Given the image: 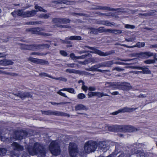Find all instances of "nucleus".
Returning <instances> with one entry per match:
<instances>
[{
    "label": "nucleus",
    "mask_w": 157,
    "mask_h": 157,
    "mask_svg": "<svg viewBox=\"0 0 157 157\" xmlns=\"http://www.w3.org/2000/svg\"><path fill=\"white\" fill-rule=\"evenodd\" d=\"M56 4H65L67 5H70V2L67 0H57L53 2Z\"/></svg>",
    "instance_id": "nucleus-26"
},
{
    "label": "nucleus",
    "mask_w": 157,
    "mask_h": 157,
    "mask_svg": "<svg viewBox=\"0 0 157 157\" xmlns=\"http://www.w3.org/2000/svg\"><path fill=\"white\" fill-rule=\"evenodd\" d=\"M98 23L107 26L112 27V26H115V24L114 23H111L108 21L101 20L99 21Z\"/></svg>",
    "instance_id": "nucleus-17"
},
{
    "label": "nucleus",
    "mask_w": 157,
    "mask_h": 157,
    "mask_svg": "<svg viewBox=\"0 0 157 157\" xmlns=\"http://www.w3.org/2000/svg\"><path fill=\"white\" fill-rule=\"evenodd\" d=\"M135 153L137 155V156H139L140 157H145L146 154L143 151L136 150L135 151Z\"/></svg>",
    "instance_id": "nucleus-27"
},
{
    "label": "nucleus",
    "mask_w": 157,
    "mask_h": 157,
    "mask_svg": "<svg viewBox=\"0 0 157 157\" xmlns=\"http://www.w3.org/2000/svg\"><path fill=\"white\" fill-rule=\"evenodd\" d=\"M14 95L17 96L19 97L22 99L26 98H31L32 97V95L30 93L26 92H20L17 94H15Z\"/></svg>",
    "instance_id": "nucleus-14"
},
{
    "label": "nucleus",
    "mask_w": 157,
    "mask_h": 157,
    "mask_svg": "<svg viewBox=\"0 0 157 157\" xmlns=\"http://www.w3.org/2000/svg\"><path fill=\"white\" fill-rule=\"evenodd\" d=\"M97 71L103 73H105L106 72H110V71L109 70H102L101 69H98Z\"/></svg>",
    "instance_id": "nucleus-57"
},
{
    "label": "nucleus",
    "mask_w": 157,
    "mask_h": 157,
    "mask_svg": "<svg viewBox=\"0 0 157 157\" xmlns=\"http://www.w3.org/2000/svg\"><path fill=\"white\" fill-rule=\"evenodd\" d=\"M70 20L66 18H61V21L60 23L66 24L70 22Z\"/></svg>",
    "instance_id": "nucleus-38"
},
{
    "label": "nucleus",
    "mask_w": 157,
    "mask_h": 157,
    "mask_svg": "<svg viewBox=\"0 0 157 157\" xmlns=\"http://www.w3.org/2000/svg\"><path fill=\"white\" fill-rule=\"evenodd\" d=\"M75 110H84L87 109L86 107L84 105L80 104H78L75 107Z\"/></svg>",
    "instance_id": "nucleus-25"
},
{
    "label": "nucleus",
    "mask_w": 157,
    "mask_h": 157,
    "mask_svg": "<svg viewBox=\"0 0 157 157\" xmlns=\"http://www.w3.org/2000/svg\"><path fill=\"white\" fill-rule=\"evenodd\" d=\"M98 147V144L95 141L90 140L84 145V150L88 153L95 151Z\"/></svg>",
    "instance_id": "nucleus-2"
},
{
    "label": "nucleus",
    "mask_w": 157,
    "mask_h": 157,
    "mask_svg": "<svg viewBox=\"0 0 157 157\" xmlns=\"http://www.w3.org/2000/svg\"><path fill=\"white\" fill-rule=\"evenodd\" d=\"M62 90H60L59 91H58L57 93L59 94L61 96H62L63 97H64L65 98H67V96L66 95V94L64 93H63L62 92H61Z\"/></svg>",
    "instance_id": "nucleus-55"
},
{
    "label": "nucleus",
    "mask_w": 157,
    "mask_h": 157,
    "mask_svg": "<svg viewBox=\"0 0 157 157\" xmlns=\"http://www.w3.org/2000/svg\"><path fill=\"white\" fill-rule=\"evenodd\" d=\"M105 67H111L112 65L114 63L113 60L109 61L104 62Z\"/></svg>",
    "instance_id": "nucleus-31"
},
{
    "label": "nucleus",
    "mask_w": 157,
    "mask_h": 157,
    "mask_svg": "<svg viewBox=\"0 0 157 157\" xmlns=\"http://www.w3.org/2000/svg\"><path fill=\"white\" fill-rule=\"evenodd\" d=\"M65 71L67 73H69V74L73 73L81 74L82 73V71H81L78 70L70 68H68L66 69Z\"/></svg>",
    "instance_id": "nucleus-20"
},
{
    "label": "nucleus",
    "mask_w": 157,
    "mask_h": 157,
    "mask_svg": "<svg viewBox=\"0 0 157 157\" xmlns=\"http://www.w3.org/2000/svg\"><path fill=\"white\" fill-rule=\"evenodd\" d=\"M34 8L36 10H38L40 11H42L45 13L47 12V11L46 10H44L42 7L38 6L37 5L35 6Z\"/></svg>",
    "instance_id": "nucleus-33"
},
{
    "label": "nucleus",
    "mask_w": 157,
    "mask_h": 157,
    "mask_svg": "<svg viewBox=\"0 0 157 157\" xmlns=\"http://www.w3.org/2000/svg\"><path fill=\"white\" fill-rule=\"evenodd\" d=\"M53 79L56 80H59L64 82H66L67 81V79L66 78L62 77L59 78L53 77Z\"/></svg>",
    "instance_id": "nucleus-36"
},
{
    "label": "nucleus",
    "mask_w": 157,
    "mask_h": 157,
    "mask_svg": "<svg viewBox=\"0 0 157 157\" xmlns=\"http://www.w3.org/2000/svg\"><path fill=\"white\" fill-rule=\"evenodd\" d=\"M88 55H82L79 56H77L76 59H84L85 58V57L87 56Z\"/></svg>",
    "instance_id": "nucleus-58"
},
{
    "label": "nucleus",
    "mask_w": 157,
    "mask_h": 157,
    "mask_svg": "<svg viewBox=\"0 0 157 157\" xmlns=\"http://www.w3.org/2000/svg\"><path fill=\"white\" fill-rule=\"evenodd\" d=\"M2 66H7L8 65H12L13 62L10 59H2Z\"/></svg>",
    "instance_id": "nucleus-22"
},
{
    "label": "nucleus",
    "mask_w": 157,
    "mask_h": 157,
    "mask_svg": "<svg viewBox=\"0 0 157 157\" xmlns=\"http://www.w3.org/2000/svg\"><path fill=\"white\" fill-rule=\"evenodd\" d=\"M136 39V38L135 37H131L128 38H125V40L128 42L134 41Z\"/></svg>",
    "instance_id": "nucleus-49"
},
{
    "label": "nucleus",
    "mask_w": 157,
    "mask_h": 157,
    "mask_svg": "<svg viewBox=\"0 0 157 157\" xmlns=\"http://www.w3.org/2000/svg\"><path fill=\"white\" fill-rule=\"evenodd\" d=\"M118 82H106L105 84V87L107 88H114L118 86Z\"/></svg>",
    "instance_id": "nucleus-19"
},
{
    "label": "nucleus",
    "mask_w": 157,
    "mask_h": 157,
    "mask_svg": "<svg viewBox=\"0 0 157 157\" xmlns=\"http://www.w3.org/2000/svg\"><path fill=\"white\" fill-rule=\"evenodd\" d=\"M134 68L141 70V71L140 72V73L143 74H150L151 73V71L149 70L148 68L144 66L142 67H135Z\"/></svg>",
    "instance_id": "nucleus-13"
},
{
    "label": "nucleus",
    "mask_w": 157,
    "mask_h": 157,
    "mask_svg": "<svg viewBox=\"0 0 157 157\" xmlns=\"http://www.w3.org/2000/svg\"><path fill=\"white\" fill-rule=\"evenodd\" d=\"M89 29L90 30V33L91 34H98V29H95L94 28H90Z\"/></svg>",
    "instance_id": "nucleus-35"
},
{
    "label": "nucleus",
    "mask_w": 157,
    "mask_h": 157,
    "mask_svg": "<svg viewBox=\"0 0 157 157\" xmlns=\"http://www.w3.org/2000/svg\"><path fill=\"white\" fill-rule=\"evenodd\" d=\"M144 62L147 64L155 63V62L154 59H147L144 61Z\"/></svg>",
    "instance_id": "nucleus-39"
},
{
    "label": "nucleus",
    "mask_w": 157,
    "mask_h": 157,
    "mask_svg": "<svg viewBox=\"0 0 157 157\" xmlns=\"http://www.w3.org/2000/svg\"><path fill=\"white\" fill-rule=\"evenodd\" d=\"M124 70V69L120 67H114L113 68L112 71H123Z\"/></svg>",
    "instance_id": "nucleus-46"
},
{
    "label": "nucleus",
    "mask_w": 157,
    "mask_h": 157,
    "mask_svg": "<svg viewBox=\"0 0 157 157\" xmlns=\"http://www.w3.org/2000/svg\"><path fill=\"white\" fill-rule=\"evenodd\" d=\"M125 27L127 29H133L135 28V26L133 25L127 24L125 25Z\"/></svg>",
    "instance_id": "nucleus-52"
},
{
    "label": "nucleus",
    "mask_w": 157,
    "mask_h": 157,
    "mask_svg": "<svg viewBox=\"0 0 157 157\" xmlns=\"http://www.w3.org/2000/svg\"><path fill=\"white\" fill-rule=\"evenodd\" d=\"M119 128L121 130L120 131L121 132H132L136 130V128L131 126L129 125H121L119 126Z\"/></svg>",
    "instance_id": "nucleus-10"
},
{
    "label": "nucleus",
    "mask_w": 157,
    "mask_h": 157,
    "mask_svg": "<svg viewBox=\"0 0 157 157\" xmlns=\"http://www.w3.org/2000/svg\"><path fill=\"white\" fill-rule=\"evenodd\" d=\"M47 53L45 54L43 53H40L39 52H33L30 54V55H36L39 56H45L47 54Z\"/></svg>",
    "instance_id": "nucleus-40"
},
{
    "label": "nucleus",
    "mask_w": 157,
    "mask_h": 157,
    "mask_svg": "<svg viewBox=\"0 0 157 157\" xmlns=\"http://www.w3.org/2000/svg\"><path fill=\"white\" fill-rule=\"evenodd\" d=\"M40 75L42 76L48 77L52 79H53V77H52V76L48 75L47 73H41L40 74Z\"/></svg>",
    "instance_id": "nucleus-48"
},
{
    "label": "nucleus",
    "mask_w": 157,
    "mask_h": 157,
    "mask_svg": "<svg viewBox=\"0 0 157 157\" xmlns=\"http://www.w3.org/2000/svg\"><path fill=\"white\" fill-rule=\"evenodd\" d=\"M111 155H113V157H115L113 154H111ZM117 157H129V155L124 153H122Z\"/></svg>",
    "instance_id": "nucleus-50"
},
{
    "label": "nucleus",
    "mask_w": 157,
    "mask_h": 157,
    "mask_svg": "<svg viewBox=\"0 0 157 157\" xmlns=\"http://www.w3.org/2000/svg\"><path fill=\"white\" fill-rule=\"evenodd\" d=\"M77 98L80 99H82L85 98V95L83 93H80L78 94L77 96Z\"/></svg>",
    "instance_id": "nucleus-45"
},
{
    "label": "nucleus",
    "mask_w": 157,
    "mask_h": 157,
    "mask_svg": "<svg viewBox=\"0 0 157 157\" xmlns=\"http://www.w3.org/2000/svg\"><path fill=\"white\" fill-rule=\"evenodd\" d=\"M2 74L6 75H11V74L9 72H7L5 71L0 70V74Z\"/></svg>",
    "instance_id": "nucleus-61"
},
{
    "label": "nucleus",
    "mask_w": 157,
    "mask_h": 157,
    "mask_svg": "<svg viewBox=\"0 0 157 157\" xmlns=\"http://www.w3.org/2000/svg\"><path fill=\"white\" fill-rule=\"evenodd\" d=\"M98 68L99 67L97 64L94 66H93L91 67L86 70L88 71H97L98 70Z\"/></svg>",
    "instance_id": "nucleus-29"
},
{
    "label": "nucleus",
    "mask_w": 157,
    "mask_h": 157,
    "mask_svg": "<svg viewBox=\"0 0 157 157\" xmlns=\"http://www.w3.org/2000/svg\"><path fill=\"white\" fill-rule=\"evenodd\" d=\"M61 90L67 91L70 93L74 94L76 93L75 90L73 88H64L61 89Z\"/></svg>",
    "instance_id": "nucleus-28"
},
{
    "label": "nucleus",
    "mask_w": 157,
    "mask_h": 157,
    "mask_svg": "<svg viewBox=\"0 0 157 157\" xmlns=\"http://www.w3.org/2000/svg\"><path fill=\"white\" fill-rule=\"evenodd\" d=\"M66 65L67 67L71 68H74L75 66L76 65L75 63H66Z\"/></svg>",
    "instance_id": "nucleus-54"
},
{
    "label": "nucleus",
    "mask_w": 157,
    "mask_h": 157,
    "mask_svg": "<svg viewBox=\"0 0 157 157\" xmlns=\"http://www.w3.org/2000/svg\"><path fill=\"white\" fill-rule=\"evenodd\" d=\"M98 147L101 151L105 152L109 149V143L107 142L101 141L98 144Z\"/></svg>",
    "instance_id": "nucleus-7"
},
{
    "label": "nucleus",
    "mask_w": 157,
    "mask_h": 157,
    "mask_svg": "<svg viewBox=\"0 0 157 157\" xmlns=\"http://www.w3.org/2000/svg\"><path fill=\"white\" fill-rule=\"evenodd\" d=\"M60 53L61 55L64 56H67V52L63 50H61L60 51Z\"/></svg>",
    "instance_id": "nucleus-56"
},
{
    "label": "nucleus",
    "mask_w": 157,
    "mask_h": 157,
    "mask_svg": "<svg viewBox=\"0 0 157 157\" xmlns=\"http://www.w3.org/2000/svg\"><path fill=\"white\" fill-rule=\"evenodd\" d=\"M49 149L51 153L54 155H57L60 154L59 147L56 141H53L51 143Z\"/></svg>",
    "instance_id": "nucleus-3"
},
{
    "label": "nucleus",
    "mask_w": 157,
    "mask_h": 157,
    "mask_svg": "<svg viewBox=\"0 0 157 157\" xmlns=\"http://www.w3.org/2000/svg\"><path fill=\"white\" fill-rule=\"evenodd\" d=\"M61 21V18H55L52 19V21L55 23H60Z\"/></svg>",
    "instance_id": "nucleus-43"
},
{
    "label": "nucleus",
    "mask_w": 157,
    "mask_h": 157,
    "mask_svg": "<svg viewBox=\"0 0 157 157\" xmlns=\"http://www.w3.org/2000/svg\"><path fill=\"white\" fill-rule=\"evenodd\" d=\"M41 112L42 114L47 115L69 117V115L68 114L56 110H48L47 111H41Z\"/></svg>",
    "instance_id": "nucleus-5"
},
{
    "label": "nucleus",
    "mask_w": 157,
    "mask_h": 157,
    "mask_svg": "<svg viewBox=\"0 0 157 157\" xmlns=\"http://www.w3.org/2000/svg\"><path fill=\"white\" fill-rule=\"evenodd\" d=\"M122 31L121 30H117L116 29H114L113 33L115 34L119 35L122 33Z\"/></svg>",
    "instance_id": "nucleus-53"
},
{
    "label": "nucleus",
    "mask_w": 157,
    "mask_h": 157,
    "mask_svg": "<svg viewBox=\"0 0 157 157\" xmlns=\"http://www.w3.org/2000/svg\"><path fill=\"white\" fill-rule=\"evenodd\" d=\"M24 12H23V10H18L16 11V13L19 16H21L24 17Z\"/></svg>",
    "instance_id": "nucleus-34"
},
{
    "label": "nucleus",
    "mask_w": 157,
    "mask_h": 157,
    "mask_svg": "<svg viewBox=\"0 0 157 157\" xmlns=\"http://www.w3.org/2000/svg\"><path fill=\"white\" fill-rule=\"evenodd\" d=\"M69 40H79L82 39L81 37L80 36H71L69 37Z\"/></svg>",
    "instance_id": "nucleus-30"
},
{
    "label": "nucleus",
    "mask_w": 157,
    "mask_h": 157,
    "mask_svg": "<svg viewBox=\"0 0 157 157\" xmlns=\"http://www.w3.org/2000/svg\"><path fill=\"white\" fill-rule=\"evenodd\" d=\"M12 146L14 147V149L18 151H22L23 150V147L20 145L16 142L13 143L12 144Z\"/></svg>",
    "instance_id": "nucleus-23"
},
{
    "label": "nucleus",
    "mask_w": 157,
    "mask_h": 157,
    "mask_svg": "<svg viewBox=\"0 0 157 157\" xmlns=\"http://www.w3.org/2000/svg\"><path fill=\"white\" fill-rule=\"evenodd\" d=\"M6 150L4 148H0V155H3L6 154Z\"/></svg>",
    "instance_id": "nucleus-44"
},
{
    "label": "nucleus",
    "mask_w": 157,
    "mask_h": 157,
    "mask_svg": "<svg viewBox=\"0 0 157 157\" xmlns=\"http://www.w3.org/2000/svg\"><path fill=\"white\" fill-rule=\"evenodd\" d=\"M27 59L28 61L36 64L45 65H48L49 64L48 61L43 59L35 58L32 57H28Z\"/></svg>",
    "instance_id": "nucleus-8"
},
{
    "label": "nucleus",
    "mask_w": 157,
    "mask_h": 157,
    "mask_svg": "<svg viewBox=\"0 0 157 157\" xmlns=\"http://www.w3.org/2000/svg\"><path fill=\"white\" fill-rule=\"evenodd\" d=\"M88 88L87 86H85L84 84L82 85V89L85 91H86L88 89Z\"/></svg>",
    "instance_id": "nucleus-62"
},
{
    "label": "nucleus",
    "mask_w": 157,
    "mask_h": 157,
    "mask_svg": "<svg viewBox=\"0 0 157 157\" xmlns=\"http://www.w3.org/2000/svg\"><path fill=\"white\" fill-rule=\"evenodd\" d=\"M85 47L89 49L92 50V51H89L90 52V53L97 54L101 56H105L110 55L114 53V52L112 51L107 52H103L97 49L94 47H90L87 46H85Z\"/></svg>",
    "instance_id": "nucleus-4"
},
{
    "label": "nucleus",
    "mask_w": 157,
    "mask_h": 157,
    "mask_svg": "<svg viewBox=\"0 0 157 157\" xmlns=\"http://www.w3.org/2000/svg\"><path fill=\"white\" fill-rule=\"evenodd\" d=\"M114 29H106L105 32L109 33H113Z\"/></svg>",
    "instance_id": "nucleus-60"
},
{
    "label": "nucleus",
    "mask_w": 157,
    "mask_h": 157,
    "mask_svg": "<svg viewBox=\"0 0 157 157\" xmlns=\"http://www.w3.org/2000/svg\"><path fill=\"white\" fill-rule=\"evenodd\" d=\"M43 23L44 22H41V21H31L27 22H26V24L28 25H34Z\"/></svg>",
    "instance_id": "nucleus-37"
},
{
    "label": "nucleus",
    "mask_w": 157,
    "mask_h": 157,
    "mask_svg": "<svg viewBox=\"0 0 157 157\" xmlns=\"http://www.w3.org/2000/svg\"><path fill=\"white\" fill-rule=\"evenodd\" d=\"M147 56V58L154 56V54L150 52H145Z\"/></svg>",
    "instance_id": "nucleus-51"
},
{
    "label": "nucleus",
    "mask_w": 157,
    "mask_h": 157,
    "mask_svg": "<svg viewBox=\"0 0 157 157\" xmlns=\"http://www.w3.org/2000/svg\"><path fill=\"white\" fill-rule=\"evenodd\" d=\"M145 45V44L144 42H137L135 45H133L132 46H128L126 44H122V45L124 47H125L129 48H133L135 47H137L139 48H140L141 47H143Z\"/></svg>",
    "instance_id": "nucleus-15"
},
{
    "label": "nucleus",
    "mask_w": 157,
    "mask_h": 157,
    "mask_svg": "<svg viewBox=\"0 0 157 157\" xmlns=\"http://www.w3.org/2000/svg\"><path fill=\"white\" fill-rule=\"evenodd\" d=\"M69 37H66L65 38V40H60V41L63 44H70V41H69L68 40Z\"/></svg>",
    "instance_id": "nucleus-42"
},
{
    "label": "nucleus",
    "mask_w": 157,
    "mask_h": 157,
    "mask_svg": "<svg viewBox=\"0 0 157 157\" xmlns=\"http://www.w3.org/2000/svg\"><path fill=\"white\" fill-rule=\"evenodd\" d=\"M99 68L105 67L104 62L98 64Z\"/></svg>",
    "instance_id": "nucleus-63"
},
{
    "label": "nucleus",
    "mask_w": 157,
    "mask_h": 157,
    "mask_svg": "<svg viewBox=\"0 0 157 157\" xmlns=\"http://www.w3.org/2000/svg\"><path fill=\"white\" fill-rule=\"evenodd\" d=\"M106 29L104 27H100L98 29V32L100 33L105 32Z\"/></svg>",
    "instance_id": "nucleus-47"
},
{
    "label": "nucleus",
    "mask_w": 157,
    "mask_h": 157,
    "mask_svg": "<svg viewBox=\"0 0 157 157\" xmlns=\"http://www.w3.org/2000/svg\"><path fill=\"white\" fill-rule=\"evenodd\" d=\"M38 12L37 10H33L31 11H28L24 12V17H30L34 16L36 13Z\"/></svg>",
    "instance_id": "nucleus-16"
},
{
    "label": "nucleus",
    "mask_w": 157,
    "mask_h": 157,
    "mask_svg": "<svg viewBox=\"0 0 157 157\" xmlns=\"http://www.w3.org/2000/svg\"><path fill=\"white\" fill-rule=\"evenodd\" d=\"M21 48L25 50H30L35 51V46L32 45H23Z\"/></svg>",
    "instance_id": "nucleus-21"
},
{
    "label": "nucleus",
    "mask_w": 157,
    "mask_h": 157,
    "mask_svg": "<svg viewBox=\"0 0 157 157\" xmlns=\"http://www.w3.org/2000/svg\"><path fill=\"white\" fill-rule=\"evenodd\" d=\"M38 27L32 28V33L33 34H37L39 35L43 36H50L52 34L47 33L43 32H39Z\"/></svg>",
    "instance_id": "nucleus-12"
},
{
    "label": "nucleus",
    "mask_w": 157,
    "mask_h": 157,
    "mask_svg": "<svg viewBox=\"0 0 157 157\" xmlns=\"http://www.w3.org/2000/svg\"><path fill=\"white\" fill-rule=\"evenodd\" d=\"M118 86L116 87L119 90H127L131 89L132 87L130 84L125 82H118Z\"/></svg>",
    "instance_id": "nucleus-9"
},
{
    "label": "nucleus",
    "mask_w": 157,
    "mask_h": 157,
    "mask_svg": "<svg viewBox=\"0 0 157 157\" xmlns=\"http://www.w3.org/2000/svg\"><path fill=\"white\" fill-rule=\"evenodd\" d=\"M27 149L29 154L32 155L39 154L42 157H44L46 153L45 149L38 143H34L33 147L29 146Z\"/></svg>",
    "instance_id": "nucleus-1"
},
{
    "label": "nucleus",
    "mask_w": 157,
    "mask_h": 157,
    "mask_svg": "<svg viewBox=\"0 0 157 157\" xmlns=\"http://www.w3.org/2000/svg\"><path fill=\"white\" fill-rule=\"evenodd\" d=\"M69 150L70 155L71 157L75 156L78 152L76 144L73 143H70L69 147Z\"/></svg>",
    "instance_id": "nucleus-6"
},
{
    "label": "nucleus",
    "mask_w": 157,
    "mask_h": 157,
    "mask_svg": "<svg viewBox=\"0 0 157 157\" xmlns=\"http://www.w3.org/2000/svg\"><path fill=\"white\" fill-rule=\"evenodd\" d=\"M150 48H157V44H151L149 46Z\"/></svg>",
    "instance_id": "nucleus-64"
},
{
    "label": "nucleus",
    "mask_w": 157,
    "mask_h": 157,
    "mask_svg": "<svg viewBox=\"0 0 157 157\" xmlns=\"http://www.w3.org/2000/svg\"><path fill=\"white\" fill-rule=\"evenodd\" d=\"M89 98H92L93 96H97L99 98L101 97V92H90L88 94Z\"/></svg>",
    "instance_id": "nucleus-24"
},
{
    "label": "nucleus",
    "mask_w": 157,
    "mask_h": 157,
    "mask_svg": "<svg viewBox=\"0 0 157 157\" xmlns=\"http://www.w3.org/2000/svg\"><path fill=\"white\" fill-rule=\"evenodd\" d=\"M96 89V87L94 86H89L88 88V90L90 91H94Z\"/></svg>",
    "instance_id": "nucleus-59"
},
{
    "label": "nucleus",
    "mask_w": 157,
    "mask_h": 157,
    "mask_svg": "<svg viewBox=\"0 0 157 157\" xmlns=\"http://www.w3.org/2000/svg\"><path fill=\"white\" fill-rule=\"evenodd\" d=\"M138 55H139V57L141 58H147L145 52L140 53Z\"/></svg>",
    "instance_id": "nucleus-41"
},
{
    "label": "nucleus",
    "mask_w": 157,
    "mask_h": 157,
    "mask_svg": "<svg viewBox=\"0 0 157 157\" xmlns=\"http://www.w3.org/2000/svg\"><path fill=\"white\" fill-rule=\"evenodd\" d=\"M50 15L49 13L42 14H40L39 17L42 19H48L50 17Z\"/></svg>",
    "instance_id": "nucleus-32"
},
{
    "label": "nucleus",
    "mask_w": 157,
    "mask_h": 157,
    "mask_svg": "<svg viewBox=\"0 0 157 157\" xmlns=\"http://www.w3.org/2000/svg\"><path fill=\"white\" fill-rule=\"evenodd\" d=\"M27 134V132L25 131L21 130L15 133V139L17 140L22 139L24 137L26 136Z\"/></svg>",
    "instance_id": "nucleus-11"
},
{
    "label": "nucleus",
    "mask_w": 157,
    "mask_h": 157,
    "mask_svg": "<svg viewBox=\"0 0 157 157\" xmlns=\"http://www.w3.org/2000/svg\"><path fill=\"white\" fill-rule=\"evenodd\" d=\"M137 109V108H130L127 107H124L123 108L121 109V113L125 112H130L135 110Z\"/></svg>",
    "instance_id": "nucleus-18"
}]
</instances>
